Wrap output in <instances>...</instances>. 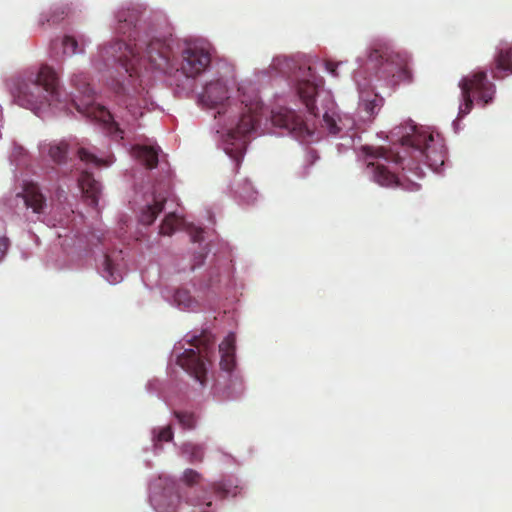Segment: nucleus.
Wrapping results in <instances>:
<instances>
[{
  "label": "nucleus",
  "instance_id": "obj_30",
  "mask_svg": "<svg viewBox=\"0 0 512 512\" xmlns=\"http://www.w3.org/2000/svg\"><path fill=\"white\" fill-rule=\"evenodd\" d=\"M201 478V474L193 469H186L182 476L183 482L188 486L198 484Z\"/></svg>",
  "mask_w": 512,
  "mask_h": 512
},
{
  "label": "nucleus",
  "instance_id": "obj_3",
  "mask_svg": "<svg viewBox=\"0 0 512 512\" xmlns=\"http://www.w3.org/2000/svg\"><path fill=\"white\" fill-rule=\"evenodd\" d=\"M261 110L262 107L259 101L251 102L249 105L245 104L237 125L228 129L225 134L224 150L236 162L237 166H239L246 151V137L255 130Z\"/></svg>",
  "mask_w": 512,
  "mask_h": 512
},
{
  "label": "nucleus",
  "instance_id": "obj_23",
  "mask_svg": "<svg viewBox=\"0 0 512 512\" xmlns=\"http://www.w3.org/2000/svg\"><path fill=\"white\" fill-rule=\"evenodd\" d=\"M174 302L182 309L194 310L198 307V302L193 298L186 289H177L174 294Z\"/></svg>",
  "mask_w": 512,
  "mask_h": 512
},
{
  "label": "nucleus",
  "instance_id": "obj_6",
  "mask_svg": "<svg viewBox=\"0 0 512 512\" xmlns=\"http://www.w3.org/2000/svg\"><path fill=\"white\" fill-rule=\"evenodd\" d=\"M195 349H186L177 357V364L183 368L201 387L208 382V364H210L211 346L214 341L210 335L193 336L189 341Z\"/></svg>",
  "mask_w": 512,
  "mask_h": 512
},
{
  "label": "nucleus",
  "instance_id": "obj_1",
  "mask_svg": "<svg viewBox=\"0 0 512 512\" xmlns=\"http://www.w3.org/2000/svg\"><path fill=\"white\" fill-rule=\"evenodd\" d=\"M140 15V10L136 8L119 11L116 31L127 40L121 39L100 50V56L104 61L120 63L129 76L137 74L138 66H141L144 61H147L152 69L165 71L171 56V48L165 41L153 39L146 42L139 38Z\"/></svg>",
  "mask_w": 512,
  "mask_h": 512
},
{
  "label": "nucleus",
  "instance_id": "obj_13",
  "mask_svg": "<svg viewBox=\"0 0 512 512\" xmlns=\"http://www.w3.org/2000/svg\"><path fill=\"white\" fill-rule=\"evenodd\" d=\"M494 79H503L512 74V47H500L490 67Z\"/></svg>",
  "mask_w": 512,
  "mask_h": 512
},
{
  "label": "nucleus",
  "instance_id": "obj_25",
  "mask_svg": "<svg viewBox=\"0 0 512 512\" xmlns=\"http://www.w3.org/2000/svg\"><path fill=\"white\" fill-rule=\"evenodd\" d=\"M104 277L107 279L108 282L114 284L120 281L121 275L116 270L114 263L112 262L111 258L108 255L104 256Z\"/></svg>",
  "mask_w": 512,
  "mask_h": 512
},
{
  "label": "nucleus",
  "instance_id": "obj_36",
  "mask_svg": "<svg viewBox=\"0 0 512 512\" xmlns=\"http://www.w3.org/2000/svg\"><path fill=\"white\" fill-rule=\"evenodd\" d=\"M201 512H207V511H206V510H203V511H201Z\"/></svg>",
  "mask_w": 512,
  "mask_h": 512
},
{
  "label": "nucleus",
  "instance_id": "obj_21",
  "mask_svg": "<svg viewBox=\"0 0 512 512\" xmlns=\"http://www.w3.org/2000/svg\"><path fill=\"white\" fill-rule=\"evenodd\" d=\"M166 196L154 194L153 203L146 206L140 215V222L144 225H151L157 216L163 211Z\"/></svg>",
  "mask_w": 512,
  "mask_h": 512
},
{
  "label": "nucleus",
  "instance_id": "obj_22",
  "mask_svg": "<svg viewBox=\"0 0 512 512\" xmlns=\"http://www.w3.org/2000/svg\"><path fill=\"white\" fill-rule=\"evenodd\" d=\"M183 219L177 216L174 212L169 213L165 216L164 220L160 225V234L165 236L172 235L181 225Z\"/></svg>",
  "mask_w": 512,
  "mask_h": 512
},
{
  "label": "nucleus",
  "instance_id": "obj_16",
  "mask_svg": "<svg viewBox=\"0 0 512 512\" xmlns=\"http://www.w3.org/2000/svg\"><path fill=\"white\" fill-rule=\"evenodd\" d=\"M271 120L273 125L290 131H302L303 129H306L301 118L295 115L292 111L284 110L274 113Z\"/></svg>",
  "mask_w": 512,
  "mask_h": 512
},
{
  "label": "nucleus",
  "instance_id": "obj_24",
  "mask_svg": "<svg viewBox=\"0 0 512 512\" xmlns=\"http://www.w3.org/2000/svg\"><path fill=\"white\" fill-rule=\"evenodd\" d=\"M181 452L191 463L202 462L204 458V447L199 444L185 443L181 447Z\"/></svg>",
  "mask_w": 512,
  "mask_h": 512
},
{
  "label": "nucleus",
  "instance_id": "obj_35",
  "mask_svg": "<svg viewBox=\"0 0 512 512\" xmlns=\"http://www.w3.org/2000/svg\"><path fill=\"white\" fill-rule=\"evenodd\" d=\"M202 234H203V230L202 229H196L194 231V233L192 234V241L193 242H200L202 241L203 237H202Z\"/></svg>",
  "mask_w": 512,
  "mask_h": 512
},
{
  "label": "nucleus",
  "instance_id": "obj_20",
  "mask_svg": "<svg viewBox=\"0 0 512 512\" xmlns=\"http://www.w3.org/2000/svg\"><path fill=\"white\" fill-rule=\"evenodd\" d=\"M326 105L323 107V126L331 134H338L341 128L338 125L337 112L335 111V103L327 94L324 98Z\"/></svg>",
  "mask_w": 512,
  "mask_h": 512
},
{
  "label": "nucleus",
  "instance_id": "obj_32",
  "mask_svg": "<svg viewBox=\"0 0 512 512\" xmlns=\"http://www.w3.org/2000/svg\"><path fill=\"white\" fill-rule=\"evenodd\" d=\"M8 249V239L4 236H0V260L6 254Z\"/></svg>",
  "mask_w": 512,
  "mask_h": 512
},
{
  "label": "nucleus",
  "instance_id": "obj_31",
  "mask_svg": "<svg viewBox=\"0 0 512 512\" xmlns=\"http://www.w3.org/2000/svg\"><path fill=\"white\" fill-rule=\"evenodd\" d=\"M341 63L334 62L332 60L325 61V67L329 73L333 76L337 77L339 74L337 72V68Z\"/></svg>",
  "mask_w": 512,
  "mask_h": 512
},
{
  "label": "nucleus",
  "instance_id": "obj_4",
  "mask_svg": "<svg viewBox=\"0 0 512 512\" xmlns=\"http://www.w3.org/2000/svg\"><path fill=\"white\" fill-rule=\"evenodd\" d=\"M411 132L402 136L401 144L411 150V157L436 170L445 161L443 145L424 127L411 126Z\"/></svg>",
  "mask_w": 512,
  "mask_h": 512
},
{
  "label": "nucleus",
  "instance_id": "obj_7",
  "mask_svg": "<svg viewBox=\"0 0 512 512\" xmlns=\"http://www.w3.org/2000/svg\"><path fill=\"white\" fill-rule=\"evenodd\" d=\"M364 150L368 156L377 159V162H369L368 164V166L373 167V178L376 183L385 187L401 186L410 191H418L420 189V185L414 182H411L408 186H404L395 173L390 171L384 163L380 162V160H384L385 162L391 161L395 164L403 165V169H405L408 167V164L404 163L406 160L405 157L401 156L399 153L387 151L384 148H364Z\"/></svg>",
  "mask_w": 512,
  "mask_h": 512
},
{
  "label": "nucleus",
  "instance_id": "obj_34",
  "mask_svg": "<svg viewBox=\"0 0 512 512\" xmlns=\"http://www.w3.org/2000/svg\"><path fill=\"white\" fill-rule=\"evenodd\" d=\"M214 489L217 493H219L221 496L225 497L228 495V491L224 488L223 483H217L214 485Z\"/></svg>",
  "mask_w": 512,
  "mask_h": 512
},
{
  "label": "nucleus",
  "instance_id": "obj_2",
  "mask_svg": "<svg viewBox=\"0 0 512 512\" xmlns=\"http://www.w3.org/2000/svg\"><path fill=\"white\" fill-rule=\"evenodd\" d=\"M61 87L56 71L48 66L42 65L35 78L30 83H22L14 92V98L18 105L38 110L44 105L61 103Z\"/></svg>",
  "mask_w": 512,
  "mask_h": 512
},
{
  "label": "nucleus",
  "instance_id": "obj_27",
  "mask_svg": "<svg viewBox=\"0 0 512 512\" xmlns=\"http://www.w3.org/2000/svg\"><path fill=\"white\" fill-rule=\"evenodd\" d=\"M175 416L184 429H193L196 425V417L193 413L175 412Z\"/></svg>",
  "mask_w": 512,
  "mask_h": 512
},
{
  "label": "nucleus",
  "instance_id": "obj_11",
  "mask_svg": "<svg viewBox=\"0 0 512 512\" xmlns=\"http://www.w3.org/2000/svg\"><path fill=\"white\" fill-rule=\"evenodd\" d=\"M310 75L312 80L303 79L298 81L297 92L308 112L317 117L320 115V110L316 106L315 96L318 94V88L323 84V80L320 77H315L312 74Z\"/></svg>",
  "mask_w": 512,
  "mask_h": 512
},
{
  "label": "nucleus",
  "instance_id": "obj_17",
  "mask_svg": "<svg viewBox=\"0 0 512 512\" xmlns=\"http://www.w3.org/2000/svg\"><path fill=\"white\" fill-rule=\"evenodd\" d=\"M219 352L221 354V369L227 372L232 371L235 366V336L233 334H229L219 345Z\"/></svg>",
  "mask_w": 512,
  "mask_h": 512
},
{
  "label": "nucleus",
  "instance_id": "obj_28",
  "mask_svg": "<svg viewBox=\"0 0 512 512\" xmlns=\"http://www.w3.org/2000/svg\"><path fill=\"white\" fill-rule=\"evenodd\" d=\"M154 441L155 445L161 444L162 442H169L173 439V432L170 426L161 427L158 430H154Z\"/></svg>",
  "mask_w": 512,
  "mask_h": 512
},
{
  "label": "nucleus",
  "instance_id": "obj_8",
  "mask_svg": "<svg viewBox=\"0 0 512 512\" xmlns=\"http://www.w3.org/2000/svg\"><path fill=\"white\" fill-rule=\"evenodd\" d=\"M71 82L77 88V90L87 98V101L81 104L73 100V105L76 110L83 115H87L88 117H92L102 122L107 126L109 132L112 135L123 139V130H121L118 124L113 120L110 111L106 107L97 104L90 99L92 95V89L90 84L87 82L86 76L82 74L74 75L71 79Z\"/></svg>",
  "mask_w": 512,
  "mask_h": 512
},
{
  "label": "nucleus",
  "instance_id": "obj_18",
  "mask_svg": "<svg viewBox=\"0 0 512 512\" xmlns=\"http://www.w3.org/2000/svg\"><path fill=\"white\" fill-rule=\"evenodd\" d=\"M132 155L148 169H153L158 165L159 149L153 146L135 145L132 147Z\"/></svg>",
  "mask_w": 512,
  "mask_h": 512
},
{
  "label": "nucleus",
  "instance_id": "obj_26",
  "mask_svg": "<svg viewBox=\"0 0 512 512\" xmlns=\"http://www.w3.org/2000/svg\"><path fill=\"white\" fill-rule=\"evenodd\" d=\"M78 156L80 158L81 161L87 163V164H92L96 167H101V166H106L108 165V162L101 159V158H98L96 155H94L93 153H90L87 149L85 148H80L78 150Z\"/></svg>",
  "mask_w": 512,
  "mask_h": 512
},
{
  "label": "nucleus",
  "instance_id": "obj_15",
  "mask_svg": "<svg viewBox=\"0 0 512 512\" xmlns=\"http://www.w3.org/2000/svg\"><path fill=\"white\" fill-rule=\"evenodd\" d=\"M23 199L28 208L34 213L41 214L46 207V197L40 191L36 183H27L23 191Z\"/></svg>",
  "mask_w": 512,
  "mask_h": 512
},
{
  "label": "nucleus",
  "instance_id": "obj_12",
  "mask_svg": "<svg viewBox=\"0 0 512 512\" xmlns=\"http://www.w3.org/2000/svg\"><path fill=\"white\" fill-rule=\"evenodd\" d=\"M226 100H228L227 88L221 80L208 83L200 95L201 103L210 108L223 106Z\"/></svg>",
  "mask_w": 512,
  "mask_h": 512
},
{
  "label": "nucleus",
  "instance_id": "obj_10",
  "mask_svg": "<svg viewBox=\"0 0 512 512\" xmlns=\"http://www.w3.org/2000/svg\"><path fill=\"white\" fill-rule=\"evenodd\" d=\"M181 69L187 77H196L204 72L211 62L208 49L199 45H189L182 52Z\"/></svg>",
  "mask_w": 512,
  "mask_h": 512
},
{
  "label": "nucleus",
  "instance_id": "obj_29",
  "mask_svg": "<svg viewBox=\"0 0 512 512\" xmlns=\"http://www.w3.org/2000/svg\"><path fill=\"white\" fill-rule=\"evenodd\" d=\"M61 44L63 46V53L65 55H74L78 52L83 51V50H78V42L72 36H65L62 39Z\"/></svg>",
  "mask_w": 512,
  "mask_h": 512
},
{
  "label": "nucleus",
  "instance_id": "obj_5",
  "mask_svg": "<svg viewBox=\"0 0 512 512\" xmlns=\"http://www.w3.org/2000/svg\"><path fill=\"white\" fill-rule=\"evenodd\" d=\"M462 102L459 105L458 117L463 118L474 107V99L483 107L492 103L496 86L491 82L484 70L473 71L464 76L459 82Z\"/></svg>",
  "mask_w": 512,
  "mask_h": 512
},
{
  "label": "nucleus",
  "instance_id": "obj_9",
  "mask_svg": "<svg viewBox=\"0 0 512 512\" xmlns=\"http://www.w3.org/2000/svg\"><path fill=\"white\" fill-rule=\"evenodd\" d=\"M369 61L379 64L380 72L385 77L394 78V82H411L412 71L406 54L394 52L387 48L373 49L369 54Z\"/></svg>",
  "mask_w": 512,
  "mask_h": 512
},
{
  "label": "nucleus",
  "instance_id": "obj_33",
  "mask_svg": "<svg viewBox=\"0 0 512 512\" xmlns=\"http://www.w3.org/2000/svg\"><path fill=\"white\" fill-rule=\"evenodd\" d=\"M376 106V100L366 101L364 103V109L369 114V116H372L374 114V109L376 108Z\"/></svg>",
  "mask_w": 512,
  "mask_h": 512
},
{
  "label": "nucleus",
  "instance_id": "obj_14",
  "mask_svg": "<svg viewBox=\"0 0 512 512\" xmlns=\"http://www.w3.org/2000/svg\"><path fill=\"white\" fill-rule=\"evenodd\" d=\"M78 182L87 204L96 208L98 206L99 196L101 193L100 183L87 171H84L81 174Z\"/></svg>",
  "mask_w": 512,
  "mask_h": 512
},
{
  "label": "nucleus",
  "instance_id": "obj_19",
  "mask_svg": "<svg viewBox=\"0 0 512 512\" xmlns=\"http://www.w3.org/2000/svg\"><path fill=\"white\" fill-rule=\"evenodd\" d=\"M69 145L66 141L45 143L40 146L41 153H47L50 159L57 163L63 164L67 160Z\"/></svg>",
  "mask_w": 512,
  "mask_h": 512
}]
</instances>
